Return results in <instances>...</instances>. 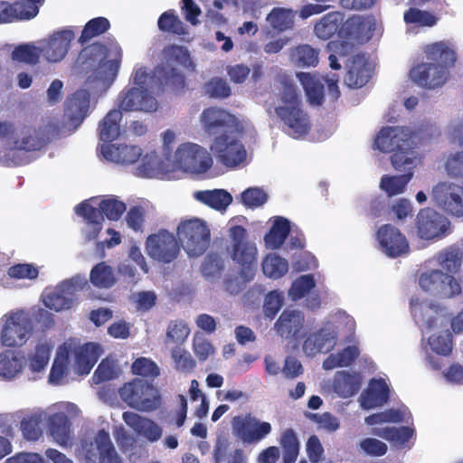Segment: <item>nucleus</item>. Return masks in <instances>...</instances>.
I'll return each mask as SVG.
<instances>
[{
	"instance_id": "obj_1",
	"label": "nucleus",
	"mask_w": 463,
	"mask_h": 463,
	"mask_svg": "<svg viewBox=\"0 0 463 463\" xmlns=\"http://www.w3.org/2000/svg\"><path fill=\"white\" fill-rule=\"evenodd\" d=\"M279 105L275 108V113L283 123V130L295 138L305 136L309 132L310 122L307 113L301 108V97L297 86L287 76L279 77Z\"/></svg>"
},
{
	"instance_id": "obj_2",
	"label": "nucleus",
	"mask_w": 463,
	"mask_h": 463,
	"mask_svg": "<svg viewBox=\"0 0 463 463\" xmlns=\"http://www.w3.org/2000/svg\"><path fill=\"white\" fill-rule=\"evenodd\" d=\"M428 58L431 62H422L410 71V77L419 86L435 89L442 86L449 76V68L456 61L455 52L444 43H435L429 47Z\"/></svg>"
},
{
	"instance_id": "obj_3",
	"label": "nucleus",
	"mask_w": 463,
	"mask_h": 463,
	"mask_svg": "<svg viewBox=\"0 0 463 463\" xmlns=\"http://www.w3.org/2000/svg\"><path fill=\"white\" fill-rule=\"evenodd\" d=\"M122 59V50L116 42L109 47L94 43L84 47L77 58V63L83 70L92 71L102 81H113L118 72Z\"/></svg>"
},
{
	"instance_id": "obj_4",
	"label": "nucleus",
	"mask_w": 463,
	"mask_h": 463,
	"mask_svg": "<svg viewBox=\"0 0 463 463\" xmlns=\"http://www.w3.org/2000/svg\"><path fill=\"white\" fill-rule=\"evenodd\" d=\"M165 63L155 70L156 77L162 87L168 88L175 93L182 92L186 88L184 75L172 64H178L188 70H194L188 49L177 44H169L163 49Z\"/></svg>"
},
{
	"instance_id": "obj_5",
	"label": "nucleus",
	"mask_w": 463,
	"mask_h": 463,
	"mask_svg": "<svg viewBox=\"0 0 463 463\" xmlns=\"http://www.w3.org/2000/svg\"><path fill=\"white\" fill-rule=\"evenodd\" d=\"M231 238V258L240 267V276L249 282L254 279L257 269L258 250L254 242L246 241L247 231L241 225L229 229Z\"/></svg>"
},
{
	"instance_id": "obj_6",
	"label": "nucleus",
	"mask_w": 463,
	"mask_h": 463,
	"mask_svg": "<svg viewBox=\"0 0 463 463\" xmlns=\"http://www.w3.org/2000/svg\"><path fill=\"white\" fill-rule=\"evenodd\" d=\"M416 133L408 128L383 127L374 138L373 147L383 153H400L402 156H410L418 158L416 146Z\"/></svg>"
},
{
	"instance_id": "obj_7",
	"label": "nucleus",
	"mask_w": 463,
	"mask_h": 463,
	"mask_svg": "<svg viewBox=\"0 0 463 463\" xmlns=\"http://www.w3.org/2000/svg\"><path fill=\"white\" fill-rule=\"evenodd\" d=\"M118 393L125 403L140 411H153L161 404L158 389L139 378L125 383Z\"/></svg>"
},
{
	"instance_id": "obj_8",
	"label": "nucleus",
	"mask_w": 463,
	"mask_h": 463,
	"mask_svg": "<svg viewBox=\"0 0 463 463\" xmlns=\"http://www.w3.org/2000/svg\"><path fill=\"white\" fill-rule=\"evenodd\" d=\"M5 323L0 333L2 345L20 347L24 345L32 333V321L23 310L7 313L4 316Z\"/></svg>"
},
{
	"instance_id": "obj_9",
	"label": "nucleus",
	"mask_w": 463,
	"mask_h": 463,
	"mask_svg": "<svg viewBox=\"0 0 463 463\" xmlns=\"http://www.w3.org/2000/svg\"><path fill=\"white\" fill-rule=\"evenodd\" d=\"M417 160L420 161V157L411 158L410 156H402L400 153L392 154L391 156L392 165L396 171L404 172V174L400 175H383L380 188L390 197L402 194L408 183L413 177V170L417 165Z\"/></svg>"
},
{
	"instance_id": "obj_10",
	"label": "nucleus",
	"mask_w": 463,
	"mask_h": 463,
	"mask_svg": "<svg viewBox=\"0 0 463 463\" xmlns=\"http://www.w3.org/2000/svg\"><path fill=\"white\" fill-rule=\"evenodd\" d=\"M177 235L184 243V248L189 256L202 255L209 247L211 235L205 222L194 219L182 222L177 227Z\"/></svg>"
},
{
	"instance_id": "obj_11",
	"label": "nucleus",
	"mask_w": 463,
	"mask_h": 463,
	"mask_svg": "<svg viewBox=\"0 0 463 463\" xmlns=\"http://www.w3.org/2000/svg\"><path fill=\"white\" fill-rule=\"evenodd\" d=\"M213 165V159L207 150L197 144L181 145L175 153L174 169L189 173H205Z\"/></svg>"
},
{
	"instance_id": "obj_12",
	"label": "nucleus",
	"mask_w": 463,
	"mask_h": 463,
	"mask_svg": "<svg viewBox=\"0 0 463 463\" xmlns=\"http://www.w3.org/2000/svg\"><path fill=\"white\" fill-rule=\"evenodd\" d=\"M80 449L86 463H122L105 430H99L93 440L82 439Z\"/></svg>"
},
{
	"instance_id": "obj_13",
	"label": "nucleus",
	"mask_w": 463,
	"mask_h": 463,
	"mask_svg": "<svg viewBox=\"0 0 463 463\" xmlns=\"http://www.w3.org/2000/svg\"><path fill=\"white\" fill-rule=\"evenodd\" d=\"M233 435L244 444H257L272 431L268 421H262L251 413L238 415L232 420Z\"/></svg>"
},
{
	"instance_id": "obj_14",
	"label": "nucleus",
	"mask_w": 463,
	"mask_h": 463,
	"mask_svg": "<svg viewBox=\"0 0 463 463\" xmlns=\"http://www.w3.org/2000/svg\"><path fill=\"white\" fill-rule=\"evenodd\" d=\"M210 149L217 160L227 167L241 165L247 156L244 146L234 134L216 136Z\"/></svg>"
},
{
	"instance_id": "obj_15",
	"label": "nucleus",
	"mask_w": 463,
	"mask_h": 463,
	"mask_svg": "<svg viewBox=\"0 0 463 463\" xmlns=\"http://www.w3.org/2000/svg\"><path fill=\"white\" fill-rule=\"evenodd\" d=\"M146 250L151 259L162 263H170L177 258L180 246L173 233L161 229L146 238Z\"/></svg>"
},
{
	"instance_id": "obj_16",
	"label": "nucleus",
	"mask_w": 463,
	"mask_h": 463,
	"mask_svg": "<svg viewBox=\"0 0 463 463\" xmlns=\"http://www.w3.org/2000/svg\"><path fill=\"white\" fill-rule=\"evenodd\" d=\"M430 197L434 204L448 214L463 216V185L439 182L433 186Z\"/></svg>"
},
{
	"instance_id": "obj_17",
	"label": "nucleus",
	"mask_w": 463,
	"mask_h": 463,
	"mask_svg": "<svg viewBox=\"0 0 463 463\" xmlns=\"http://www.w3.org/2000/svg\"><path fill=\"white\" fill-rule=\"evenodd\" d=\"M417 234L423 240L442 239L449 233L450 222L444 215L430 209L420 210L416 217Z\"/></svg>"
},
{
	"instance_id": "obj_18",
	"label": "nucleus",
	"mask_w": 463,
	"mask_h": 463,
	"mask_svg": "<svg viewBox=\"0 0 463 463\" xmlns=\"http://www.w3.org/2000/svg\"><path fill=\"white\" fill-rule=\"evenodd\" d=\"M201 122L209 135L234 134L238 126L235 116L225 109L210 107L201 114Z\"/></svg>"
},
{
	"instance_id": "obj_19",
	"label": "nucleus",
	"mask_w": 463,
	"mask_h": 463,
	"mask_svg": "<svg viewBox=\"0 0 463 463\" xmlns=\"http://www.w3.org/2000/svg\"><path fill=\"white\" fill-rule=\"evenodd\" d=\"M74 38L75 33L70 28L53 32L47 39L42 40L39 43L43 57L48 62H59L62 61L67 55Z\"/></svg>"
},
{
	"instance_id": "obj_20",
	"label": "nucleus",
	"mask_w": 463,
	"mask_h": 463,
	"mask_svg": "<svg viewBox=\"0 0 463 463\" xmlns=\"http://www.w3.org/2000/svg\"><path fill=\"white\" fill-rule=\"evenodd\" d=\"M380 250L390 258H397L409 252L406 237L392 224H383L376 232Z\"/></svg>"
},
{
	"instance_id": "obj_21",
	"label": "nucleus",
	"mask_w": 463,
	"mask_h": 463,
	"mask_svg": "<svg viewBox=\"0 0 463 463\" xmlns=\"http://www.w3.org/2000/svg\"><path fill=\"white\" fill-rule=\"evenodd\" d=\"M118 101L119 109L124 111L152 112L157 109V101L147 89H125L119 93Z\"/></svg>"
},
{
	"instance_id": "obj_22",
	"label": "nucleus",
	"mask_w": 463,
	"mask_h": 463,
	"mask_svg": "<svg viewBox=\"0 0 463 463\" xmlns=\"http://www.w3.org/2000/svg\"><path fill=\"white\" fill-rule=\"evenodd\" d=\"M80 288L77 278L63 280L58 284L54 291L45 296L44 305L55 311L70 309L76 299V292Z\"/></svg>"
},
{
	"instance_id": "obj_23",
	"label": "nucleus",
	"mask_w": 463,
	"mask_h": 463,
	"mask_svg": "<svg viewBox=\"0 0 463 463\" xmlns=\"http://www.w3.org/2000/svg\"><path fill=\"white\" fill-rule=\"evenodd\" d=\"M90 93L84 89L77 90L65 101L64 117L67 124L73 129L78 128L89 113Z\"/></svg>"
},
{
	"instance_id": "obj_24",
	"label": "nucleus",
	"mask_w": 463,
	"mask_h": 463,
	"mask_svg": "<svg viewBox=\"0 0 463 463\" xmlns=\"http://www.w3.org/2000/svg\"><path fill=\"white\" fill-rule=\"evenodd\" d=\"M304 322L302 312L285 309L276 321L275 329L283 338L298 339L303 336Z\"/></svg>"
},
{
	"instance_id": "obj_25",
	"label": "nucleus",
	"mask_w": 463,
	"mask_h": 463,
	"mask_svg": "<svg viewBox=\"0 0 463 463\" xmlns=\"http://www.w3.org/2000/svg\"><path fill=\"white\" fill-rule=\"evenodd\" d=\"M345 75V84L351 89L364 87L371 78V70L365 58L361 54L352 56Z\"/></svg>"
},
{
	"instance_id": "obj_26",
	"label": "nucleus",
	"mask_w": 463,
	"mask_h": 463,
	"mask_svg": "<svg viewBox=\"0 0 463 463\" xmlns=\"http://www.w3.org/2000/svg\"><path fill=\"white\" fill-rule=\"evenodd\" d=\"M123 420L128 426L151 442L157 441L162 436L161 427L150 419L132 411H125Z\"/></svg>"
},
{
	"instance_id": "obj_27",
	"label": "nucleus",
	"mask_w": 463,
	"mask_h": 463,
	"mask_svg": "<svg viewBox=\"0 0 463 463\" xmlns=\"http://www.w3.org/2000/svg\"><path fill=\"white\" fill-rule=\"evenodd\" d=\"M101 151L106 159L121 165L134 164L142 156L137 146L103 144Z\"/></svg>"
},
{
	"instance_id": "obj_28",
	"label": "nucleus",
	"mask_w": 463,
	"mask_h": 463,
	"mask_svg": "<svg viewBox=\"0 0 463 463\" xmlns=\"http://www.w3.org/2000/svg\"><path fill=\"white\" fill-rule=\"evenodd\" d=\"M335 345V337L328 331L320 329L310 334L303 344V349L308 355H315L318 353H327Z\"/></svg>"
},
{
	"instance_id": "obj_29",
	"label": "nucleus",
	"mask_w": 463,
	"mask_h": 463,
	"mask_svg": "<svg viewBox=\"0 0 463 463\" xmlns=\"http://www.w3.org/2000/svg\"><path fill=\"white\" fill-rule=\"evenodd\" d=\"M75 213L85 219L88 224L92 225V231L88 235L89 240L96 239L102 229L104 214L99 208L90 205L87 201L77 204Z\"/></svg>"
},
{
	"instance_id": "obj_30",
	"label": "nucleus",
	"mask_w": 463,
	"mask_h": 463,
	"mask_svg": "<svg viewBox=\"0 0 463 463\" xmlns=\"http://www.w3.org/2000/svg\"><path fill=\"white\" fill-rule=\"evenodd\" d=\"M361 383V377L358 374L342 371L336 373L333 387L340 397L349 398L359 392Z\"/></svg>"
},
{
	"instance_id": "obj_31",
	"label": "nucleus",
	"mask_w": 463,
	"mask_h": 463,
	"mask_svg": "<svg viewBox=\"0 0 463 463\" xmlns=\"http://www.w3.org/2000/svg\"><path fill=\"white\" fill-rule=\"evenodd\" d=\"M71 427L70 419L64 412L54 413L49 419L50 434L61 446H67L70 442Z\"/></svg>"
},
{
	"instance_id": "obj_32",
	"label": "nucleus",
	"mask_w": 463,
	"mask_h": 463,
	"mask_svg": "<svg viewBox=\"0 0 463 463\" xmlns=\"http://www.w3.org/2000/svg\"><path fill=\"white\" fill-rule=\"evenodd\" d=\"M389 400V387L383 379L373 380L370 388L362 394V405L371 409L386 403Z\"/></svg>"
},
{
	"instance_id": "obj_33",
	"label": "nucleus",
	"mask_w": 463,
	"mask_h": 463,
	"mask_svg": "<svg viewBox=\"0 0 463 463\" xmlns=\"http://www.w3.org/2000/svg\"><path fill=\"white\" fill-rule=\"evenodd\" d=\"M341 12L334 11L326 14L316 24L314 31L316 35L322 40H328L336 33L339 34L340 25L344 20Z\"/></svg>"
},
{
	"instance_id": "obj_34",
	"label": "nucleus",
	"mask_w": 463,
	"mask_h": 463,
	"mask_svg": "<svg viewBox=\"0 0 463 463\" xmlns=\"http://www.w3.org/2000/svg\"><path fill=\"white\" fill-rule=\"evenodd\" d=\"M24 356L13 350L0 354V376L11 380L19 374L24 365Z\"/></svg>"
},
{
	"instance_id": "obj_35",
	"label": "nucleus",
	"mask_w": 463,
	"mask_h": 463,
	"mask_svg": "<svg viewBox=\"0 0 463 463\" xmlns=\"http://www.w3.org/2000/svg\"><path fill=\"white\" fill-rule=\"evenodd\" d=\"M69 350L60 347L53 360L48 381L52 385H62L69 374Z\"/></svg>"
},
{
	"instance_id": "obj_36",
	"label": "nucleus",
	"mask_w": 463,
	"mask_h": 463,
	"mask_svg": "<svg viewBox=\"0 0 463 463\" xmlns=\"http://www.w3.org/2000/svg\"><path fill=\"white\" fill-rule=\"evenodd\" d=\"M100 355L99 345L95 343H87L74 352L76 366L84 373H89Z\"/></svg>"
},
{
	"instance_id": "obj_37",
	"label": "nucleus",
	"mask_w": 463,
	"mask_h": 463,
	"mask_svg": "<svg viewBox=\"0 0 463 463\" xmlns=\"http://www.w3.org/2000/svg\"><path fill=\"white\" fill-rule=\"evenodd\" d=\"M289 232V221L281 216L276 217L269 232L264 236L266 246L272 250L280 248L288 238Z\"/></svg>"
},
{
	"instance_id": "obj_38",
	"label": "nucleus",
	"mask_w": 463,
	"mask_h": 463,
	"mask_svg": "<svg viewBox=\"0 0 463 463\" xmlns=\"http://www.w3.org/2000/svg\"><path fill=\"white\" fill-rule=\"evenodd\" d=\"M194 198L215 210H225L232 202V196L223 189L198 191Z\"/></svg>"
},
{
	"instance_id": "obj_39",
	"label": "nucleus",
	"mask_w": 463,
	"mask_h": 463,
	"mask_svg": "<svg viewBox=\"0 0 463 463\" xmlns=\"http://www.w3.org/2000/svg\"><path fill=\"white\" fill-rule=\"evenodd\" d=\"M37 5H30L27 10H23L21 4H9L0 1V24L12 23L15 19H31L38 14Z\"/></svg>"
},
{
	"instance_id": "obj_40",
	"label": "nucleus",
	"mask_w": 463,
	"mask_h": 463,
	"mask_svg": "<svg viewBox=\"0 0 463 463\" xmlns=\"http://www.w3.org/2000/svg\"><path fill=\"white\" fill-rule=\"evenodd\" d=\"M122 118L120 110H110L99 125V139L104 143H109L117 139L120 133L119 122Z\"/></svg>"
},
{
	"instance_id": "obj_41",
	"label": "nucleus",
	"mask_w": 463,
	"mask_h": 463,
	"mask_svg": "<svg viewBox=\"0 0 463 463\" xmlns=\"http://www.w3.org/2000/svg\"><path fill=\"white\" fill-rule=\"evenodd\" d=\"M298 79L304 88L310 104L321 105L324 102V84L315 75L309 72H300Z\"/></svg>"
},
{
	"instance_id": "obj_42",
	"label": "nucleus",
	"mask_w": 463,
	"mask_h": 463,
	"mask_svg": "<svg viewBox=\"0 0 463 463\" xmlns=\"http://www.w3.org/2000/svg\"><path fill=\"white\" fill-rule=\"evenodd\" d=\"M411 314L416 323L430 330L437 326V317L430 315L431 312H438L439 307L427 302L413 304L411 302Z\"/></svg>"
},
{
	"instance_id": "obj_43",
	"label": "nucleus",
	"mask_w": 463,
	"mask_h": 463,
	"mask_svg": "<svg viewBox=\"0 0 463 463\" xmlns=\"http://www.w3.org/2000/svg\"><path fill=\"white\" fill-rule=\"evenodd\" d=\"M90 280L98 288H109L116 283V278L112 267L101 261L96 264L90 270Z\"/></svg>"
},
{
	"instance_id": "obj_44",
	"label": "nucleus",
	"mask_w": 463,
	"mask_h": 463,
	"mask_svg": "<svg viewBox=\"0 0 463 463\" xmlns=\"http://www.w3.org/2000/svg\"><path fill=\"white\" fill-rule=\"evenodd\" d=\"M413 430L410 427H385L374 428L372 434L391 441L396 445H403L409 441L413 435Z\"/></svg>"
},
{
	"instance_id": "obj_45",
	"label": "nucleus",
	"mask_w": 463,
	"mask_h": 463,
	"mask_svg": "<svg viewBox=\"0 0 463 463\" xmlns=\"http://www.w3.org/2000/svg\"><path fill=\"white\" fill-rule=\"evenodd\" d=\"M41 56H43L41 45L36 46L33 43H22L15 46L11 53L13 61L29 65H36L39 63Z\"/></svg>"
},
{
	"instance_id": "obj_46",
	"label": "nucleus",
	"mask_w": 463,
	"mask_h": 463,
	"mask_svg": "<svg viewBox=\"0 0 463 463\" xmlns=\"http://www.w3.org/2000/svg\"><path fill=\"white\" fill-rule=\"evenodd\" d=\"M261 267L265 276L277 279L288 272V262L277 253H269L263 259Z\"/></svg>"
},
{
	"instance_id": "obj_47",
	"label": "nucleus",
	"mask_w": 463,
	"mask_h": 463,
	"mask_svg": "<svg viewBox=\"0 0 463 463\" xmlns=\"http://www.w3.org/2000/svg\"><path fill=\"white\" fill-rule=\"evenodd\" d=\"M157 26L160 31L175 35H184L187 28L184 22L175 14V10L164 12L158 18Z\"/></svg>"
},
{
	"instance_id": "obj_48",
	"label": "nucleus",
	"mask_w": 463,
	"mask_h": 463,
	"mask_svg": "<svg viewBox=\"0 0 463 463\" xmlns=\"http://www.w3.org/2000/svg\"><path fill=\"white\" fill-rule=\"evenodd\" d=\"M294 17L295 14L292 10L274 7L268 14L266 20L273 30L281 33L292 27Z\"/></svg>"
},
{
	"instance_id": "obj_49",
	"label": "nucleus",
	"mask_w": 463,
	"mask_h": 463,
	"mask_svg": "<svg viewBox=\"0 0 463 463\" xmlns=\"http://www.w3.org/2000/svg\"><path fill=\"white\" fill-rule=\"evenodd\" d=\"M279 443L283 449V463H295L299 453V442L292 429L285 430L280 436Z\"/></svg>"
},
{
	"instance_id": "obj_50",
	"label": "nucleus",
	"mask_w": 463,
	"mask_h": 463,
	"mask_svg": "<svg viewBox=\"0 0 463 463\" xmlns=\"http://www.w3.org/2000/svg\"><path fill=\"white\" fill-rule=\"evenodd\" d=\"M224 270V259L217 252H209L201 266V272L206 279L221 278Z\"/></svg>"
},
{
	"instance_id": "obj_51",
	"label": "nucleus",
	"mask_w": 463,
	"mask_h": 463,
	"mask_svg": "<svg viewBox=\"0 0 463 463\" xmlns=\"http://www.w3.org/2000/svg\"><path fill=\"white\" fill-rule=\"evenodd\" d=\"M463 253L459 248L449 247L438 255V261L448 273H457L462 263Z\"/></svg>"
},
{
	"instance_id": "obj_52",
	"label": "nucleus",
	"mask_w": 463,
	"mask_h": 463,
	"mask_svg": "<svg viewBox=\"0 0 463 463\" xmlns=\"http://www.w3.org/2000/svg\"><path fill=\"white\" fill-rule=\"evenodd\" d=\"M366 24L360 16H351L340 25L339 37L360 41L363 38V33Z\"/></svg>"
},
{
	"instance_id": "obj_53",
	"label": "nucleus",
	"mask_w": 463,
	"mask_h": 463,
	"mask_svg": "<svg viewBox=\"0 0 463 463\" xmlns=\"http://www.w3.org/2000/svg\"><path fill=\"white\" fill-rule=\"evenodd\" d=\"M21 134L23 137L14 141V148L24 151H35L43 146V140L38 136L35 128L24 127Z\"/></svg>"
},
{
	"instance_id": "obj_54",
	"label": "nucleus",
	"mask_w": 463,
	"mask_h": 463,
	"mask_svg": "<svg viewBox=\"0 0 463 463\" xmlns=\"http://www.w3.org/2000/svg\"><path fill=\"white\" fill-rule=\"evenodd\" d=\"M110 27L109 21L105 17H96L90 20L84 26L79 42L81 45L85 44L91 38L106 33Z\"/></svg>"
},
{
	"instance_id": "obj_55",
	"label": "nucleus",
	"mask_w": 463,
	"mask_h": 463,
	"mask_svg": "<svg viewBox=\"0 0 463 463\" xmlns=\"http://www.w3.org/2000/svg\"><path fill=\"white\" fill-rule=\"evenodd\" d=\"M43 418L41 414L26 415L21 420V431L27 440H37L43 434Z\"/></svg>"
},
{
	"instance_id": "obj_56",
	"label": "nucleus",
	"mask_w": 463,
	"mask_h": 463,
	"mask_svg": "<svg viewBox=\"0 0 463 463\" xmlns=\"http://www.w3.org/2000/svg\"><path fill=\"white\" fill-rule=\"evenodd\" d=\"M292 55L299 67H316L319 61V50L309 44L298 45Z\"/></svg>"
},
{
	"instance_id": "obj_57",
	"label": "nucleus",
	"mask_w": 463,
	"mask_h": 463,
	"mask_svg": "<svg viewBox=\"0 0 463 463\" xmlns=\"http://www.w3.org/2000/svg\"><path fill=\"white\" fill-rule=\"evenodd\" d=\"M52 347L47 343H38L34 352L29 355V368L32 372L43 371L50 360Z\"/></svg>"
},
{
	"instance_id": "obj_58",
	"label": "nucleus",
	"mask_w": 463,
	"mask_h": 463,
	"mask_svg": "<svg viewBox=\"0 0 463 463\" xmlns=\"http://www.w3.org/2000/svg\"><path fill=\"white\" fill-rule=\"evenodd\" d=\"M204 94L209 98L224 99L232 95V89L226 80L213 77L203 85Z\"/></svg>"
},
{
	"instance_id": "obj_59",
	"label": "nucleus",
	"mask_w": 463,
	"mask_h": 463,
	"mask_svg": "<svg viewBox=\"0 0 463 463\" xmlns=\"http://www.w3.org/2000/svg\"><path fill=\"white\" fill-rule=\"evenodd\" d=\"M315 287L316 281L312 274L302 275L292 283L288 294L293 300H298Z\"/></svg>"
},
{
	"instance_id": "obj_60",
	"label": "nucleus",
	"mask_w": 463,
	"mask_h": 463,
	"mask_svg": "<svg viewBox=\"0 0 463 463\" xmlns=\"http://www.w3.org/2000/svg\"><path fill=\"white\" fill-rule=\"evenodd\" d=\"M442 278H445V273L442 270L432 269L420 276L419 284L423 290L436 292L439 295Z\"/></svg>"
},
{
	"instance_id": "obj_61",
	"label": "nucleus",
	"mask_w": 463,
	"mask_h": 463,
	"mask_svg": "<svg viewBox=\"0 0 463 463\" xmlns=\"http://www.w3.org/2000/svg\"><path fill=\"white\" fill-rule=\"evenodd\" d=\"M406 24H416L421 26L431 27L436 24L437 18L428 11L417 8H409L403 15Z\"/></svg>"
},
{
	"instance_id": "obj_62",
	"label": "nucleus",
	"mask_w": 463,
	"mask_h": 463,
	"mask_svg": "<svg viewBox=\"0 0 463 463\" xmlns=\"http://www.w3.org/2000/svg\"><path fill=\"white\" fill-rule=\"evenodd\" d=\"M131 371L133 374L143 377L156 378L160 374L158 365L146 357L137 358L132 364Z\"/></svg>"
},
{
	"instance_id": "obj_63",
	"label": "nucleus",
	"mask_w": 463,
	"mask_h": 463,
	"mask_svg": "<svg viewBox=\"0 0 463 463\" xmlns=\"http://www.w3.org/2000/svg\"><path fill=\"white\" fill-rule=\"evenodd\" d=\"M104 217L110 221H118L126 211V204L115 197L103 199L99 203Z\"/></svg>"
},
{
	"instance_id": "obj_64",
	"label": "nucleus",
	"mask_w": 463,
	"mask_h": 463,
	"mask_svg": "<svg viewBox=\"0 0 463 463\" xmlns=\"http://www.w3.org/2000/svg\"><path fill=\"white\" fill-rule=\"evenodd\" d=\"M190 334V329L183 320H173L166 331L165 342L183 344Z\"/></svg>"
}]
</instances>
